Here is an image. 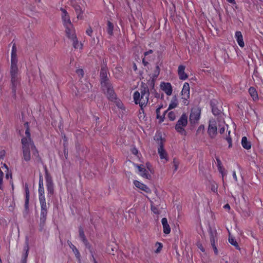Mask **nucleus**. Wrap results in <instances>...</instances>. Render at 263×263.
<instances>
[{
  "instance_id": "f257e3e1",
  "label": "nucleus",
  "mask_w": 263,
  "mask_h": 263,
  "mask_svg": "<svg viewBox=\"0 0 263 263\" xmlns=\"http://www.w3.org/2000/svg\"><path fill=\"white\" fill-rule=\"evenodd\" d=\"M24 125L27 129L25 131V136L21 139L22 160L26 162H28L31 160L39 161L40 160L39 152L31 138L28 124L26 123Z\"/></svg>"
},
{
  "instance_id": "f03ea898",
  "label": "nucleus",
  "mask_w": 263,
  "mask_h": 263,
  "mask_svg": "<svg viewBox=\"0 0 263 263\" xmlns=\"http://www.w3.org/2000/svg\"><path fill=\"white\" fill-rule=\"evenodd\" d=\"M17 50L15 44H13L11 50L10 74L12 89L15 91L16 87L19 83L20 78L18 76Z\"/></svg>"
},
{
  "instance_id": "7ed1b4c3",
  "label": "nucleus",
  "mask_w": 263,
  "mask_h": 263,
  "mask_svg": "<svg viewBox=\"0 0 263 263\" xmlns=\"http://www.w3.org/2000/svg\"><path fill=\"white\" fill-rule=\"evenodd\" d=\"M149 91L148 90H141L140 92L135 91L134 94V100L135 103L139 104L142 108L145 106L148 101Z\"/></svg>"
},
{
  "instance_id": "20e7f679",
  "label": "nucleus",
  "mask_w": 263,
  "mask_h": 263,
  "mask_svg": "<svg viewBox=\"0 0 263 263\" xmlns=\"http://www.w3.org/2000/svg\"><path fill=\"white\" fill-rule=\"evenodd\" d=\"M187 124V116L185 114H183L179 119L175 126L176 131L182 135L185 136L186 132L184 128Z\"/></svg>"
},
{
  "instance_id": "39448f33",
  "label": "nucleus",
  "mask_w": 263,
  "mask_h": 263,
  "mask_svg": "<svg viewBox=\"0 0 263 263\" xmlns=\"http://www.w3.org/2000/svg\"><path fill=\"white\" fill-rule=\"evenodd\" d=\"M61 11L62 12L61 17L63 25L65 27L66 33H69L70 31H72L73 30H74L73 25L67 11L63 8L61 9Z\"/></svg>"
},
{
  "instance_id": "423d86ee",
  "label": "nucleus",
  "mask_w": 263,
  "mask_h": 263,
  "mask_svg": "<svg viewBox=\"0 0 263 263\" xmlns=\"http://www.w3.org/2000/svg\"><path fill=\"white\" fill-rule=\"evenodd\" d=\"M158 153L159 155L161 161L165 163L168 161V156L167 153L164 147V143L162 139L158 140Z\"/></svg>"
},
{
  "instance_id": "0eeeda50",
  "label": "nucleus",
  "mask_w": 263,
  "mask_h": 263,
  "mask_svg": "<svg viewBox=\"0 0 263 263\" xmlns=\"http://www.w3.org/2000/svg\"><path fill=\"white\" fill-rule=\"evenodd\" d=\"M190 90L189 84L185 82L181 90V99L182 100L183 104L186 106L189 104Z\"/></svg>"
},
{
  "instance_id": "6e6552de",
  "label": "nucleus",
  "mask_w": 263,
  "mask_h": 263,
  "mask_svg": "<svg viewBox=\"0 0 263 263\" xmlns=\"http://www.w3.org/2000/svg\"><path fill=\"white\" fill-rule=\"evenodd\" d=\"M45 179L48 195L51 196L54 192V185L52 177L47 172L45 174Z\"/></svg>"
},
{
  "instance_id": "1a4fd4ad",
  "label": "nucleus",
  "mask_w": 263,
  "mask_h": 263,
  "mask_svg": "<svg viewBox=\"0 0 263 263\" xmlns=\"http://www.w3.org/2000/svg\"><path fill=\"white\" fill-rule=\"evenodd\" d=\"M103 90L104 91L105 93L106 94V96L108 99L111 101H114V100L116 99V95L115 94L113 88L111 85L109 83L107 84L106 87H102Z\"/></svg>"
},
{
  "instance_id": "9d476101",
  "label": "nucleus",
  "mask_w": 263,
  "mask_h": 263,
  "mask_svg": "<svg viewBox=\"0 0 263 263\" xmlns=\"http://www.w3.org/2000/svg\"><path fill=\"white\" fill-rule=\"evenodd\" d=\"M66 34L68 37L72 41L73 46L74 48L79 49H82L83 45L78 41L75 34L74 30H73L72 31H70L69 33H66Z\"/></svg>"
},
{
  "instance_id": "9b49d317",
  "label": "nucleus",
  "mask_w": 263,
  "mask_h": 263,
  "mask_svg": "<svg viewBox=\"0 0 263 263\" xmlns=\"http://www.w3.org/2000/svg\"><path fill=\"white\" fill-rule=\"evenodd\" d=\"M200 117V109L198 107L192 108L190 116V120L192 124L198 122Z\"/></svg>"
},
{
  "instance_id": "f8f14e48",
  "label": "nucleus",
  "mask_w": 263,
  "mask_h": 263,
  "mask_svg": "<svg viewBox=\"0 0 263 263\" xmlns=\"http://www.w3.org/2000/svg\"><path fill=\"white\" fill-rule=\"evenodd\" d=\"M217 129L216 122L215 121H210L208 130L209 136L212 138L214 137L216 135Z\"/></svg>"
},
{
  "instance_id": "ddd939ff",
  "label": "nucleus",
  "mask_w": 263,
  "mask_h": 263,
  "mask_svg": "<svg viewBox=\"0 0 263 263\" xmlns=\"http://www.w3.org/2000/svg\"><path fill=\"white\" fill-rule=\"evenodd\" d=\"M101 84L102 87H106L109 83L107 81V72L106 69L102 68L100 72Z\"/></svg>"
},
{
  "instance_id": "4468645a",
  "label": "nucleus",
  "mask_w": 263,
  "mask_h": 263,
  "mask_svg": "<svg viewBox=\"0 0 263 263\" xmlns=\"http://www.w3.org/2000/svg\"><path fill=\"white\" fill-rule=\"evenodd\" d=\"M160 87L166 95L171 96L172 95L173 89L170 83L162 82L160 84Z\"/></svg>"
},
{
  "instance_id": "2eb2a0df",
  "label": "nucleus",
  "mask_w": 263,
  "mask_h": 263,
  "mask_svg": "<svg viewBox=\"0 0 263 263\" xmlns=\"http://www.w3.org/2000/svg\"><path fill=\"white\" fill-rule=\"evenodd\" d=\"M217 241V233L216 231H211L210 232V241L211 245L214 249L216 254L218 253V250L215 245V241Z\"/></svg>"
},
{
  "instance_id": "dca6fc26",
  "label": "nucleus",
  "mask_w": 263,
  "mask_h": 263,
  "mask_svg": "<svg viewBox=\"0 0 263 263\" xmlns=\"http://www.w3.org/2000/svg\"><path fill=\"white\" fill-rule=\"evenodd\" d=\"M138 169L139 174L143 178L148 179L151 177L148 172L143 165H135Z\"/></svg>"
},
{
  "instance_id": "f3484780",
  "label": "nucleus",
  "mask_w": 263,
  "mask_h": 263,
  "mask_svg": "<svg viewBox=\"0 0 263 263\" xmlns=\"http://www.w3.org/2000/svg\"><path fill=\"white\" fill-rule=\"evenodd\" d=\"M185 67L184 65H179L178 68V74L181 80H185L187 79L188 76L185 72Z\"/></svg>"
},
{
  "instance_id": "a211bd4d",
  "label": "nucleus",
  "mask_w": 263,
  "mask_h": 263,
  "mask_svg": "<svg viewBox=\"0 0 263 263\" xmlns=\"http://www.w3.org/2000/svg\"><path fill=\"white\" fill-rule=\"evenodd\" d=\"M134 184L135 186L139 189L140 190L144 191L145 192L147 193H149L151 192L150 189L147 187L145 184L141 183V182L135 180L134 181Z\"/></svg>"
},
{
  "instance_id": "6ab92c4d",
  "label": "nucleus",
  "mask_w": 263,
  "mask_h": 263,
  "mask_svg": "<svg viewBox=\"0 0 263 263\" xmlns=\"http://www.w3.org/2000/svg\"><path fill=\"white\" fill-rule=\"evenodd\" d=\"M235 37L239 46L243 48L245 46V43L241 32L239 31H236L235 34Z\"/></svg>"
},
{
  "instance_id": "aec40b11",
  "label": "nucleus",
  "mask_w": 263,
  "mask_h": 263,
  "mask_svg": "<svg viewBox=\"0 0 263 263\" xmlns=\"http://www.w3.org/2000/svg\"><path fill=\"white\" fill-rule=\"evenodd\" d=\"M29 249V243H28V241H26L25 242V246L24 247V249H23L24 253L23 254V255H22V263H26L27 258L28 255Z\"/></svg>"
},
{
  "instance_id": "412c9836",
  "label": "nucleus",
  "mask_w": 263,
  "mask_h": 263,
  "mask_svg": "<svg viewBox=\"0 0 263 263\" xmlns=\"http://www.w3.org/2000/svg\"><path fill=\"white\" fill-rule=\"evenodd\" d=\"M163 228V232L166 234H168L171 232V228L168 224L167 220L166 218H163L161 220Z\"/></svg>"
},
{
  "instance_id": "4be33fe9",
  "label": "nucleus",
  "mask_w": 263,
  "mask_h": 263,
  "mask_svg": "<svg viewBox=\"0 0 263 263\" xmlns=\"http://www.w3.org/2000/svg\"><path fill=\"white\" fill-rule=\"evenodd\" d=\"M249 93L254 101L258 100V96L256 89L253 87H250L248 90Z\"/></svg>"
},
{
  "instance_id": "5701e85b",
  "label": "nucleus",
  "mask_w": 263,
  "mask_h": 263,
  "mask_svg": "<svg viewBox=\"0 0 263 263\" xmlns=\"http://www.w3.org/2000/svg\"><path fill=\"white\" fill-rule=\"evenodd\" d=\"M178 105V100L176 96H174L171 101V102L168 105V107L167 109L165 111V112H168L170 110L174 109L176 108Z\"/></svg>"
},
{
  "instance_id": "b1692460",
  "label": "nucleus",
  "mask_w": 263,
  "mask_h": 263,
  "mask_svg": "<svg viewBox=\"0 0 263 263\" xmlns=\"http://www.w3.org/2000/svg\"><path fill=\"white\" fill-rule=\"evenodd\" d=\"M241 145L246 149H250L251 148V144L246 137H243L241 139Z\"/></svg>"
},
{
  "instance_id": "393cba45",
  "label": "nucleus",
  "mask_w": 263,
  "mask_h": 263,
  "mask_svg": "<svg viewBox=\"0 0 263 263\" xmlns=\"http://www.w3.org/2000/svg\"><path fill=\"white\" fill-rule=\"evenodd\" d=\"M68 246L71 249L73 253H74L76 257L80 259V254L78 251V250L77 249V248L71 243V242L68 241L67 242Z\"/></svg>"
},
{
  "instance_id": "a878e982",
  "label": "nucleus",
  "mask_w": 263,
  "mask_h": 263,
  "mask_svg": "<svg viewBox=\"0 0 263 263\" xmlns=\"http://www.w3.org/2000/svg\"><path fill=\"white\" fill-rule=\"evenodd\" d=\"M228 130V125H226L224 121L220 122L219 124V132L222 134L226 130Z\"/></svg>"
},
{
  "instance_id": "bb28decb",
  "label": "nucleus",
  "mask_w": 263,
  "mask_h": 263,
  "mask_svg": "<svg viewBox=\"0 0 263 263\" xmlns=\"http://www.w3.org/2000/svg\"><path fill=\"white\" fill-rule=\"evenodd\" d=\"M107 31L108 34L109 35H113V30H114V25L113 24L110 22L108 21L107 24Z\"/></svg>"
},
{
  "instance_id": "cd10ccee",
  "label": "nucleus",
  "mask_w": 263,
  "mask_h": 263,
  "mask_svg": "<svg viewBox=\"0 0 263 263\" xmlns=\"http://www.w3.org/2000/svg\"><path fill=\"white\" fill-rule=\"evenodd\" d=\"M229 242L233 246H234L237 249L240 250L239 247L236 239L231 236H229Z\"/></svg>"
},
{
  "instance_id": "c85d7f7f",
  "label": "nucleus",
  "mask_w": 263,
  "mask_h": 263,
  "mask_svg": "<svg viewBox=\"0 0 263 263\" xmlns=\"http://www.w3.org/2000/svg\"><path fill=\"white\" fill-rule=\"evenodd\" d=\"M47 214V210L41 211V223L44 224L45 222Z\"/></svg>"
},
{
  "instance_id": "c756f323",
  "label": "nucleus",
  "mask_w": 263,
  "mask_h": 263,
  "mask_svg": "<svg viewBox=\"0 0 263 263\" xmlns=\"http://www.w3.org/2000/svg\"><path fill=\"white\" fill-rule=\"evenodd\" d=\"M75 10L77 14V18L78 19H82V14L83 13L82 9L79 6H77L75 7Z\"/></svg>"
},
{
  "instance_id": "7c9ffc66",
  "label": "nucleus",
  "mask_w": 263,
  "mask_h": 263,
  "mask_svg": "<svg viewBox=\"0 0 263 263\" xmlns=\"http://www.w3.org/2000/svg\"><path fill=\"white\" fill-rule=\"evenodd\" d=\"M177 112L176 111H171L168 112V118L171 121H174L176 116H177Z\"/></svg>"
},
{
  "instance_id": "2f4dec72",
  "label": "nucleus",
  "mask_w": 263,
  "mask_h": 263,
  "mask_svg": "<svg viewBox=\"0 0 263 263\" xmlns=\"http://www.w3.org/2000/svg\"><path fill=\"white\" fill-rule=\"evenodd\" d=\"M79 235L80 237L81 238V240L83 241L84 243L86 245V246H87V241L85 238L84 231L82 229H80L79 230Z\"/></svg>"
},
{
  "instance_id": "473e14b6",
  "label": "nucleus",
  "mask_w": 263,
  "mask_h": 263,
  "mask_svg": "<svg viewBox=\"0 0 263 263\" xmlns=\"http://www.w3.org/2000/svg\"><path fill=\"white\" fill-rule=\"evenodd\" d=\"M39 201L41 204V211L47 210L45 199L42 198L39 199Z\"/></svg>"
},
{
  "instance_id": "72a5a7b5",
  "label": "nucleus",
  "mask_w": 263,
  "mask_h": 263,
  "mask_svg": "<svg viewBox=\"0 0 263 263\" xmlns=\"http://www.w3.org/2000/svg\"><path fill=\"white\" fill-rule=\"evenodd\" d=\"M39 199L41 198L45 199L44 196V187H39Z\"/></svg>"
},
{
  "instance_id": "f704fd0d",
  "label": "nucleus",
  "mask_w": 263,
  "mask_h": 263,
  "mask_svg": "<svg viewBox=\"0 0 263 263\" xmlns=\"http://www.w3.org/2000/svg\"><path fill=\"white\" fill-rule=\"evenodd\" d=\"M179 164V162L176 159H173V165L174 172H176L178 170Z\"/></svg>"
},
{
  "instance_id": "c9c22d12",
  "label": "nucleus",
  "mask_w": 263,
  "mask_h": 263,
  "mask_svg": "<svg viewBox=\"0 0 263 263\" xmlns=\"http://www.w3.org/2000/svg\"><path fill=\"white\" fill-rule=\"evenodd\" d=\"M113 102H115L116 104V105L118 108L122 109L124 108L123 103L120 101V100H118L116 98V99L114 100Z\"/></svg>"
},
{
  "instance_id": "e433bc0d",
  "label": "nucleus",
  "mask_w": 263,
  "mask_h": 263,
  "mask_svg": "<svg viewBox=\"0 0 263 263\" xmlns=\"http://www.w3.org/2000/svg\"><path fill=\"white\" fill-rule=\"evenodd\" d=\"M151 210L155 214H159L160 213L159 209L153 205L151 206Z\"/></svg>"
},
{
  "instance_id": "4c0bfd02",
  "label": "nucleus",
  "mask_w": 263,
  "mask_h": 263,
  "mask_svg": "<svg viewBox=\"0 0 263 263\" xmlns=\"http://www.w3.org/2000/svg\"><path fill=\"white\" fill-rule=\"evenodd\" d=\"M230 134V130H229L228 131L229 136H227V137L226 138V140L228 141V142L229 144V147L231 146V145H232V139L229 136Z\"/></svg>"
},
{
  "instance_id": "58836bf2",
  "label": "nucleus",
  "mask_w": 263,
  "mask_h": 263,
  "mask_svg": "<svg viewBox=\"0 0 263 263\" xmlns=\"http://www.w3.org/2000/svg\"><path fill=\"white\" fill-rule=\"evenodd\" d=\"M84 85L86 88H84L83 87L82 89L83 90L84 92H86L89 90V85H90V84L89 83H86Z\"/></svg>"
},
{
  "instance_id": "ea45409f",
  "label": "nucleus",
  "mask_w": 263,
  "mask_h": 263,
  "mask_svg": "<svg viewBox=\"0 0 263 263\" xmlns=\"http://www.w3.org/2000/svg\"><path fill=\"white\" fill-rule=\"evenodd\" d=\"M28 200H29V191H28V190H26V202H25L26 206H27V204L28 203Z\"/></svg>"
},
{
  "instance_id": "a19ab883",
  "label": "nucleus",
  "mask_w": 263,
  "mask_h": 263,
  "mask_svg": "<svg viewBox=\"0 0 263 263\" xmlns=\"http://www.w3.org/2000/svg\"><path fill=\"white\" fill-rule=\"evenodd\" d=\"M156 245H158V247L157 250L156 251V252L158 253L161 250V249L162 248V245L160 242H157Z\"/></svg>"
},
{
  "instance_id": "79ce46f5",
  "label": "nucleus",
  "mask_w": 263,
  "mask_h": 263,
  "mask_svg": "<svg viewBox=\"0 0 263 263\" xmlns=\"http://www.w3.org/2000/svg\"><path fill=\"white\" fill-rule=\"evenodd\" d=\"M39 187H44L43 184V180L42 179L41 176L40 177L39 182Z\"/></svg>"
},
{
  "instance_id": "37998d69",
  "label": "nucleus",
  "mask_w": 263,
  "mask_h": 263,
  "mask_svg": "<svg viewBox=\"0 0 263 263\" xmlns=\"http://www.w3.org/2000/svg\"><path fill=\"white\" fill-rule=\"evenodd\" d=\"M86 32L87 35L91 36L92 33V30L91 28H89L86 30Z\"/></svg>"
},
{
  "instance_id": "c03bdc74",
  "label": "nucleus",
  "mask_w": 263,
  "mask_h": 263,
  "mask_svg": "<svg viewBox=\"0 0 263 263\" xmlns=\"http://www.w3.org/2000/svg\"><path fill=\"white\" fill-rule=\"evenodd\" d=\"M132 152L134 155H137L138 153V151L136 148L134 147L132 149Z\"/></svg>"
},
{
  "instance_id": "a18cd8bd",
  "label": "nucleus",
  "mask_w": 263,
  "mask_h": 263,
  "mask_svg": "<svg viewBox=\"0 0 263 263\" xmlns=\"http://www.w3.org/2000/svg\"><path fill=\"white\" fill-rule=\"evenodd\" d=\"M218 170L219 172L222 174V177H223L224 175V170L222 168V166H219L218 167Z\"/></svg>"
},
{
  "instance_id": "49530a36",
  "label": "nucleus",
  "mask_w": 263,
  "mask_h": 263,
  "mask_svg": "<svg viewBox=\"0 0 263 263\" xmlns=\"http://www.w3.org/2000/svg\"><path fill=\"white\" fill-rule=\"evenodd\" d=\"M153 52V51L151 49V50H149L145 52L144 54L145 57H146L148 55H149V54H152Z\"/></svg>"
},
{
  "instance_id": "de8ad7c7",
  "label": "nucleus",
  "mask_w": 263,
  "mask_h": 263,
  "mask_svg": "<svg viewBox=\"0 0 263 263\" xmlns=\"http://www.w3.org/2000/svg\"><path fill=\"white\" fill-rule=\"evenodd\" d=\"M146 57L143 58L142 59V63H143L144 66H146L147 64L148 63V61L146 60Z\"/></svg>"
},
{
  "instance_id": "09e8293b",
  "label": "nucleus",
  "mask_w": 263,
  "mask_h": 263,
  "mask_svg": "<svg viewBox=\"0 0 263 263\" xmlns=\"http://www.w3.org/2000/svg\"><path fill=\"white\" fill-rule=\"evenodd\" d=\"M233 177L235 179V181H237V178L235 171L233 172Z\"/></svg>"
},
{
  "instance_id": "8fccbe9b",
  "label": "nucleus",
  "mask_w": 263,
  "mask_h": 263,
  "mask_svg": "<svg viewBox=\"0 0 263 263\" xmlns=\"http://www.w3.org/2000/svg\"><path fill=\"white\" fill-rule=\"evenodd\" d=\"M229 3L232 4L233 5L236 4V2L235 0H227Z\"/></svg>"
},
{
  "instance_id": "3c124183",
  "label": "nucleus",
  "mask_w": 263,
  "mask_h": 263,
  "mask_svg": "<svg viewBox=\"0 0 263 263\" xmlns=\"http://www.w3.org/2000/svg\"><path fill=\"white\" fill-rule=\"evenodd\" d=\"M212 111H213V113L214 115L218 114V112H219V110H216V109H214V108L212 109Z\"/></svg>"
},
{
  "instance_id": "603ef678",
  "label": "nucleus",
  "mask_w": 263,
  "mask_h": 263,
  "mask_svg": "<svg viewBox=\"0 0 263 263\" xmlns=\"http://www.w3.org/2000/svg\"><path fill=\"white\" fill-rule=\"evenodd\" d=\"M164 116H160V115L159 114V118L160 119V122H162L164 120Z\"/></svg>"
},
{
  "instance_id": "864d4df0",
  "label": "nucleus",
  "mask_w": 263,
  "mask_h": 263,
  "mask_svg": "<svg viewBox=\"0 0 263 263\" xmlns=\"http://www.w3.org/2000/svg\"><path fill=\"white\" fill-rule=\"evenodd\" d=\"M77 73H80L81 74V75H83V70L82 69H78L77 71Z\"/></svg>"
},
{
  "instance_id": "5fc2aeb1",
  "label": "nucleus",
  "mask_w": 263,
  "mask_h": 263,
  "mask_svg": "<svg viewBox=\"0 0 263 263\" xmlns=\"http://www.w3.org/2000/svg\"><path fill=\"white\" fill-rule=\"evenodd\" d=\"M223 208L226 209L230 210V206L229 204H226L224 205Z\"/></svg>"
},
{
  "instance_id": "6e6d98bb",
  "label": "nucleus",
  "mask_w": 263,
  "mask_h": 263,
  "mask_svg": "<svg viewBox=\"0 0 263 263\" xmlns=\"http://www.w3.org/2000/svg\"><path fill=\"white\" fill-rule=\"evenodd\" d=\"M2 167L4 169L5 168L6 171H8V167L6 164H4Z\"/></svg>"
},
{
  "instance_id": "4d7b16f0",
  "label": "nucleus",
  "mask_w": 263,
  "mask_h": 263,
  "mask_svg": "<svg viewBox=\"0 0 263 263\" xmlns=\"http://www.w3.org/2000/svg\"><path fill=\"white\" fill-rule=\"evenodd\" d=\"M6 177L7 178V179H9V177H10L11 178L12 177V175H11V174H9L8 172L6 174Z\"/></svg>"
},
{
  "instance_id": "13d9d810",
  "label": "nucleus",
  "mask_w": 263,
  "mask_h": 263,
  "mask_svg": "<svg viewBox=\"0 0 263 263\" xmlns=\"http://www.w3.org/2000/svg\"><path fill=\"white\" fill-rule=\"evenodd\" d=\"M156 113H157V118H159V114H160V108H157L156 109Z\"/></svg>"
},
{
  "instance_id": "bf43d9fd",
  "label": "nucleus",
  "mask_w": 263,
  "mask_h": 263,
  "mask_svg": "<svg viewBox=\"0 0 263 263\" xmlns=\"http://www.w3.org/2000/svg\"><path fill=\"white\" fill-rule=\"evenodd\" d=\"M216 160H217V162L218 167L219 166H221V161H220V160L219 159H217Z\"/></svg>"
},
{
  "instance_id": "052dcab7",
  "label": "nucleus",
  "mask_w": 263,
  "mask_h": 263,
  "mask_svg": "<svg viewBox=\"0 0 263 263\" xmlns=\"http://www.w3.org/2000/svg\"><path fill=\"white\" fill-rule=\"evenodd\" d=\"M90 252H91V254H92V258H93V260L94 263H98V262L96 261V260L95 259V257H94V256H93V254H92V251H91V250H90Z\"/></svg>"
},
{
  "instance_id": "680f3d73",
  "label": "nucleus",
  "mask_w": 263,
  "mask_h": 263,
  "mask_svg": "<svg viewBox=\"0 0 263 263\" xmlns=\"http://www.w3.org/2000/svg\"><path fill=\"white\" fill-rule=\"evenodd\" d=\"M200 250H201L202 252H204V249H203V248L202 247V248H200Z\"/></svg>"
}]
</instances>
